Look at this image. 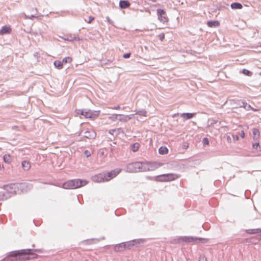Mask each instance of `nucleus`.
I'll list each match as a JSON object with an SVG mask.
<instances>
[{
  "label": "nucleus",
  "mask_w": 261,
  "mask_h": 261,
  "mask_svg": "<svg viewBox=\"0 0 261 261\" xmlns=\"http://www.w3.org/2000/svg\"><path fill=\"white\" fill-rule=\"evenodd\" d=\"M72 61V58L70 57H67L63 59V63H70Z\"/></svg>",
  "instance_id": "27"
},
{
  "label": "nucleus",
  "mask_w": 261,
  "mask_h": 261,
  "mask_svg": "<svg viewBox=\"0 0 261 261\" xmlns=\"http://www.w3.org/2000/svg\"><path fill=\"white\" fill-rule=\"evenodd\" d=\"M22 167L24 170H28L31 167V165L29 162L27 161H24L22 162Z\"/></svg>",
  "instance_id": "21"
},
{
  "label": "nucleus",
  "mask_w": 261,
  "mask_h": 261,
  "mask_svg": "<svg viewBox=\"0 0 261 261\" xmlns=\"http://www.w3.org/2000/svg\"><path fill=\"white\" fill-rule=\"evenodd\" d=\"M85 261H88V260L86 259V260H85Z\"/></svg>",
  "instance_id": "48"
},
{
  "label": "nucleus",
  "mask_w": 261,
  "mask_h": 261,
  "mask_svg": "<svg viewBox=\"0 0 261 261\" xmlns=\"http://www.w3.org/2000/svg\"><path fill=\"white\" fill-rule=\"evenodd\" d=\"M4 161L6 163H9L11 162L10 156L9 154H5L3 157Z\"/></svg>",
  "instance_id": "28"
},
{
  "label": "nucleus",
  "mask_w": 261,
  "mask_h": 261,
  "mask_svg": "<svg viewBox=\"0 0 261 261\" xmlns=\"http://www.w3.org/2000/svg\"><path fill=\"white\" fill-rule=\"evenodd\" d=\"M116 132V129H111L109 130V133L113 135L115 132Z\"/></svg>",
  "instance_id": "39"
},
{
  "label": "nucleus",
  "mask_w": 261,
  "mask_h": 261,
  "mask_svg": "<svg viewBox=\"0 0 261 261\" xmlns=\"http://www.w3.org/2000/svg\"><path fill=\"white\" fill-rule=\"evenodd\" d=\"M121 170H122L121 169H116L111 171L110 172L105 173L106 175V181H109L111 179L116 177L121 171Z\"/></svg>",
  "instance_id": "9"
},
{
  "label": "nucleus",
  "mask_w": 261,
  "mask_h": 261,
  "mask_svg": "<svg viewBox=\"0 0 261 261\" xmlns=\"http://www.w3.org/2000/svg\"><path fill=\"white\" fill-rule=\"evenodd\" d=\"M138 243H140V242L139 241H137L136 240L130 241V242L127 243V244H126V248L130 249L132 247L135 246V245L137 246V244Z\"/></svg>",
  "instance_id": "20"
},
{
  "label": "nucleus",
  "mask_w": 261,
  "mask_h": 261,
  "mask_svg": "<svg viewBox=\"0 0 261 261\" xmlns=\"http://www.w3.org/2000/svg\"><path fill=\"white\" fill-rule=\"evenodd\" d=\"M184 119L188 120L193 118L194 115H180Z\"/></svg>",
  "instance_id": "31"
},
{
  "label": "nucleus",
  "mask_w": 261,
  "mask_h": 261,
  "mask_svg": "<svg viewBox=\"0 0 261 261\" xmlns=\"http://www.w3.org/2000/svg\"><path fill=\"white\" fill-rule=\"evenodd\" d=\"M139 148V144L138 143H134L132 146V149L134 152L137 151Z\"/></svg>",
  "instance_id": "26"
},
{
  "label": "nucleus",
  "mask_w": 261,
  "mask_h": 261,
  "mask_svg": "<svg viewBox=\"0 0 261 261\" xmlns=\"http://www.w3.org/2000/svg\"><path fill=\"white\" fill-rule=\"evenodd\" d=\"M11 32V28L9 26H4L0 30V35H3L5 34H10Z\"/></svg>",
  "instance_id": "15"
},
{
  "label": "nucleus",
  "mask_w": 261,
  "mask_h": 261,
  "mask_svg": "<svg viewBox=\"0 0 261 261\" xmlns=\"http://www.w3.org/2000/svg\"><path fill=\"white\" fill-rule=\"evenodd\" d=\"M255 142L253 143L252 144V147L253 148L258 150L260 149V145L258 141H255Z\"/></svg>",
  "instance_id": "30"
},
{
  "label": "nucleus",
  "mask_w": 261,
  "mask_h": 261,
  "mask_svg": "<svg viewBox=\"0 0 261 261\" xmlns=\"http://www.w3.org/2000/svg\"><path fill=\"white\" fill-rule=\"evenodd\" d=\"M158 38L161 41L163 40L165 38V35L164 33H161L158 35Z\"/></svg>",
  "instance_id": "33"
},
{
  "label": "nucleus",
  "mask_w": 261,
  "mask_h": 261,
  "mask_svg": "<svg viewBox=\"0 0 261 261\" xmlns=\"http://www.w3.org/2000/svg\"><path fill=\"white\" fill-rule=\"evenodd\" d=\"M173 117H174L175 116H176V115H173Z\"/></svg>",
  "instance_id": "46"
},
{
  "label": "nucleus",
  "mask_w": 261,
  "mask_h": 261,
  "mask_svg": "<svg viewBox=\"0 0 261 261\" xmlns=\"http://www.w3.org/2000/svg\"><path fill=\"white\" fill-rule=\"evenodd\" d=\"M184 114H187V115H189V114H191L190 113H184Z\"/></svg>",
  "instance_id": "45"
},
{
  "label": "nucleus",
  "mask_w": 261,
  "mask_h": 261,
  "mask_svg": "<svg viewBox=\"0 0 261 261\" xmlns=\"http://www.w3.org/2000/svg\"><path fill=\"white\" fill-rule=\"evenodd\" d=\"M203 145H207L209 144V140L207 138H204L202 140Z\"/></svg>",
  "instance_id": "32"
},
{
  "label": "nucleus",
  "mask_w": 261,
  "mask_h": 261,
  "mask_svg": "<svg viewBox=\"0 0 261 261\" xmlns=\"http://www.w3.org/2000/svg\"><path fill=\"white\" fill-rule=\"evenodd\" d=\"M217 122V121H216L214 122V123H216Z\"/></svg>",
  "instance_id": "47"
},
{
  "label": "nucleus",
  "mask_w": 261,
  "mask_h": 261,
  "mask_svg": "<svg viewBox=\"0 0 261 261\" xmlns=\"http://www.w3.org/2000/svg\"><path fill=\"white\" fill-rule=\"evenodd\" d=\"M119 6L122 9H126L129 7L130 3L128 1H120Z\"/></svg>",
  "instance_id": "19"
},
{
  "label": "nucleus",
  "mask_w": 261,
  "mask_h": 261,
  "mask_svg": "<svg viewBox=\"0 0 261 261\" xmlns=\"http://www.w3.org/2000/svg\"><path fill=\"white\" fill-rule=\"evenodd\" d=\"M220 22L218 20H215V21H208L207 22V25L210 27V28H212V27H219L220 25Z\"/></svg>",
  "instance_id": "18"
},
{
  "label": "nucleus",
  "mask_w": 261,
  "mask_h": 261,
  "mask_svg": "<svg viewBox=\"0 0 261 261\" xmlns=\"http://www.w3.org/2000/svg\"><path fill=\"white\" fill-rule=\"evenodd\" d=\"M227 140L228 141H230V140H231V138H230V136H228L227 137Z\"/></svg>",
  "instance_id": "41"
},
{
  "label": "nucleus",
  "mask_w": 261,
  "mask_h": 261,
  "mask_svg": "<svg viewBox=\"0 0 261 261\" xmlns=\"http://www.w3.org/2000/svg\"><path fill=\"white\" fill-rule=\"evenodd\" d=\"M150 1H151V2H156V0H149Z\"/></svg>",
  "instance_id": "44"
},
{
  "label": "nucleus",
  "mask_w": 261,
  "mask_h": 261,
  "mask_svg": "<svg viewBox=\"0 0 261 261\" xmlns=\"http://www.w3.org/2000/svg\"><path fill=\"white\" fill-rule=\"evenodd\" d=\"M199 261H207V259L205 256L200 255Z\"/></svg>",
  "instance_id": "34"
},
{
  "label": "nucleus",
  "mask_w": 261,
  "mask_h": 261,
  "mask_svg": "<svg viewBox=\"0 0 261 261\" xmlns=\"http://www.w3.org/2000/svg\"><path fill=\"white\" fill-rule=\"evenodd\" d=\"M240 136L242 138H244L245 137V133L244 132V131H241Z\"/></svg>",
  "instance_id": "38"
},
{
  "label": "nucleus",
  "mask_w": 261,
  "mask_h": 261,
  "mask_svg": "<svg viewBox=\"0 0 261 261\" xmlns=\"http://www.w3.org/2000/svg\"><path fill=\"white\" fill-rule=\"evenodd\" d=\"M163 164L160 162H142V171L146 172L149 171H154L157 168L162 166Z\"/></svg>",
  "instance_id": "3"
},
{
  "label": "nucleus",
  "mask_w": 261,
  "mask_h": 261,
  "mask_svg": "<svg viewBox=\"0 0 261 261\" xmlns=\"http://www.w3.org/2000/svg\"><path fill=\"white\" fill-rule=\"evenodd\" d=\"M126 248V245L125 243H122L117 244L114 246V250L115 251L120 252L122 251Z\"/></svg>",
  "instance_id": "14"
},
{
  "label": "nucleus",
  "mask_w": 261,
  "mask_h": 261,
  "mask_svg": "<svg viewBox=\"0 0 261 261\" xmlns=\"http://www.w3.org/2000/svg\"><path fill=\"white\" fill-rule=\"evenodd\" d=\"M105 173H99L92 177V179L94 182H100L106 181Z\"/></svg>",
  "instance_id": "12"
},
{
  "label": "nucleus",
  "mask_w": 261,
  "mask_h": 261,
  "mask_svg": "<svg viewBox=\"0 0 261 261\" xmlns=\"http://www.w3.org/2000/svg\"><path fill=\"white\" fill-rule=\"evenodd\" d=\"M252 133H253V139L254 141H258V139H259V129H257V128H253V131H252Z\"/></svg>",
  "instance_id": "17"
},
{
  "label": "nucleus",
  "mask_w": 261,
  "mask_h": 261,
  "mask_svg": "<svg viewBox=\"0 0 261 261\" xmlns=\"http://www.w3.org/2000/svg\"><path fill=\"white\" fill-rule=\"evenodd\" d=\"M18 191L21 192H26L33 188V185L29 182H24L22 183H18Z\"/></svg>",
  "instance_id": "8"
},
{
  "label": "nucleus",
  "mask_w": 261,
  "mask_h": 261,
  "mask_svg": "<svg viewBox=\"0 0 261 261\" xmlns=\"http://www.w3.org/2000/svg\"><path fill=\"white\" fill-rule=\"evenodd\" d=\"M96 136V133L93 130H88L84 132V137L89 139H94Z\"/></svg>",
  "instance_id": "13"
},
{
  "label": "nucleus",
  "mask_w": 261,
  "mask_h": 261,
  "mask_svg": "<svg viewBox=\"0 0 261 261\" xmlns=\"http://www.w3.org/2000/svg\"><path fill=\"white\" fill-rule=\"evenodd\" d=\"M235 138H236V139L237 140H239V136H236Z\"/></svg>",
  "instance_id": "42"
},
{
  "label": "nucleus",
  "mask_w": 261,
  "mask_h": 261,
  "mask_svg": "<svg viewBox=\"0 0 261 261\" xmlns=\"http://www.w3.org/2000/svg\"><path fill=\"white\" fill-rule=\"evenodd\" d=\"M88 184L85 179H74L68 180L62 185V188L66 189H74L83 187Z\"/></svg>",
  "instance_id": "2"
},
{
  "label": "nucleus",
  "mask_w": 261,
  "mask_h": 261,
  "mask_svg": "<svg viewBox=\"0 0 261 261\" xmlns=\"http://www.w3.org/2000/svg\"><path fill=\"white\" fill-rule=\"evenodd\" d=\"M157 14L159 20L162 23H165L168 21V18L166 14V12L163 9H158Z\"/></svg>",
  "instance_id": "10"
},
{
  "label": "nucleus",
  "mask_w": 261,
  "mask_h": 261,
  "mask_svg": "<svg viewBox=\"0 0 261 261\" xmlns=\"http://www.w3.org/2000/svg\"><path fill=\"white\" fill-rule=\"evenodd\" d=\"M34 251L38 252H41L40 249H22L12 251L9 253V256L16 258V259H17V257L19 259H29L35 258L37 256L35 253L33 252Z\"/></svg>",
  "instance_id": "1"
},
{
  "label": "nucleus",
  "mask_w": 261,
  "mask_h": 261,
  "mask_svg": "<svg viewBox=\"0 0 261 261\" xmlns=\"http://www.w3.org/2000/svg\"><path fill=\"white\" fill-rule=\"evenodd\" d=\"M3 188L7 191L6 192H8L11 195L16 194L17 191H19L18 183L4 185Z\"/></svg>",
  "instance_id": "7"
},
{
  "label": "nucleus",
  "mask_w": 261,
  "mask_h": 261,
  "mask_svg": "<svg viewBox=\"0 0 261 261\" xmlns=\"http://www.w3.org/2000/svg\"><path fill=\"white\" fill-rule=\"evenodd\" d=\"M168 149L165 146H161L159 149V152L161 154H166L168 153Z\"/></svg>",
  "instance_id": "22"
},
{
  "label": "nucleus",
  "mask_w": 261,
  "mask_h": 261,
  "mask_svg": "<svg viewBox=\"0 0 261 261\" xmlns=\"http://www.w3.org/2000/svg\"><path fill=\"white\" fill-rule=\"evenodd\" d=\"M86 118H94L96 117H97L98 115H84Z\"/></svg>",
  "instance_id": "36"
},
{
  "label": "nucleus",
  "mask_w": 261,
  "mask_h": 261,
  "mask_svg": "<svg viewBox=\"0 0 261 261\" xmlns=\"http://www.w3.org/2000/svg\"><path fill=\"white\" fill-rule=\"evenodd\" d=\"M85 154L87 156H89L90 155V154H88V151L87 150H86L85 151Z\"/></svg>",
  "instance_id": "40"
},
{
  "label": "nucleus",
  "mask_w": 261,
  "mask_h": 261,
  "mask_svg": "<svg viewBox=\"0 0 261 261\" xmlns=\"http://www.w3.org/2000/svg\"><path fill=\"white\" fill-rule=\"evenodd\" d=\"M179 176L176 174L169 173V174H162L156 176V180L158 181H169L174 180L178 178H179Z\"/></svg>",
  "instance_id": "5"
},
{
  "label": "nucleus",
  "mask_w": 261,
  "mask_h": 261,
  "mask_svg": "<svg viewBox=\"0 0 261 261\" xmlns=\"http://www.w3.org/2000/svg\"><path fill=\"white\" fill-rule=\"evenodd\" d=\"M83 132V130H82V131L80 133V134H79V136L82 135V134Z\"/></svg>",
  "instance_id": "43"
},
{
  "label": "nucleus",
  "mask_w": 261,
  "mask_h": 261,
  "mask_svg": "<svg viewBox=\"0 0 261 261\" xmlns=\"http://www.w3.org/2000/svg\"><path fill=\"white\" fill-rule=\"evenodd\" d=\"M130 56V53H127V54H124L123 55V57L124 58H125V59L126 58H129Z\"/></svg>",
  "instance_id": "37"
},
{
  "label": "nucleus",
  "mask_w": 261,
  "mask_h": 261,
  "mask_svg": "<svg viewBox=\"0 0 261 261\" xmlns=\"http://www.w3.org/2000/svg\"><path fill=\"white\" fill-rule=\"evenodd\" d=\"M54 66L59 69L63 68V62L55 61L54 63Z\"/></svg>",
  "instance_id": "25"
},
{
  "label": "nucleus",
  "mask_w": 261,
  "mask_h": 261,
  "mask_svg": "<svg viewBox=\"0 0 261 261\" xmlns=\"http://www.w3.org/2000/svg\"><path fill=\"white\" fill-rule=\"evenodd\" d=\"M242 73L249 76H251L252 74L251 71L246 69H244L243 70H242Z\"/></svg>",
  "instance_id": "29"
},
{
  "label": "nucleus",
  "mask_w": 261,
  "mask_h": 261,
  "mask_svg": "<svg viewBox=\"0 0 261 261\" xmlns=\"http://www.w3.org/2000/svg\"><path fill=\"white\" fill-rule=\"evenodd\" d=\"M242 7V5L240 3H234L231 4V8L233 9H241Z\"/></svg>",
  "instance_id": "23"
},
{
  "label": "nucleus",
  "mask_w": 261,
  "mask_h": 261,
  "mask_svg": "<svg viewBox=\"0 0 261 261\" xmlns=\"http://www.w3.org/2000/svg\"><path fill=\"white\" fill-rule=\"evenodd\" d=\"M195 240H198L201 242L203 243L205 242L204 241L206 240L205 239L203 238H196ZM195 241V239L193 237H180L178 239H175L173 240L172 241V243L173 244H177L181 242H191Z\"/></svg>",
  "instance_id": "6"
},
{
  "label": "nucleus",
  "mask_w": 261,
  "mask_h": 261,
  "mask_svg": "<svg viewBox=\"0 0 261 261\" xmlns=\"http://www.w3.org/2000/svg\"><path fill=\"white\" fill-rule=\"evenodd\" d=\"M94 19V17H93V16H89V19H88V20L87 21V23H91L92 22V21Z\"/></svg>",
  "instance_id": "35"
},
{
  "label": "nucleus",
  "mask_w": 261,
  "mask_h": 261,
  "mask_svg": "<svg viewBox=\"0 0 261 261\" xmlns=\"http://www.w3.org/2000/svg\"><path fill=\"white\" fill-rule=\"evenodd\" d=\"M11 196V195L8 192H0V201L5 200Z\"/></svg>",
  "instance_id": "16"
},
{
  "label": "nucleus",
  "mask_w": 261,
  "mask_h": 261,
  "mask_svg": "<svg viewBox=\"0 0 261 261\" xmlns=\"http://www.w3.org/2000/svg\"><path fill=\"white\" fill-rule=\"evenodd\" d=\"M132 117L129 115H113L109 117V119L113 121L118 120L119 121H127Z\"/></svg>",
  "instance_id": "11"
},
{
  "label": "nucleus",
  "mask_w": 261,
  "mask_h": 261,
  "mask_svg": "<svg viewBox=\"0 0 261 261\" xmlns=\"http://www.w3.org/2000/svg\"><path fill=\"white\" fill-rule=\"evenodd\" d=\"M246 232L249 234H255L261 232V228L248 229Z\"/></svg>",
  "instance_id": "24"
},
{
  "label": "nucleus",
  "mask_w": 261,
  "mask_h": 261,
  "mask_svg": "<svg viewBox=\"0 0 261 261\" xmlns=\"http://www.w3.org/2000/svg\"><path fill=\"white\" fill-rule=\"evenodd\" d=\"M142 162H137L135 163H129L125 167L126 172L129 173H134L142 171Z\"/></svg>",
  "instance_id": "4"
}]
</instances>
